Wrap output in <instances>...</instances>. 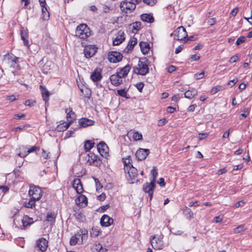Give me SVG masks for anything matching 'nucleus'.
<instances>
[{
  "label": "nucleus",
  "mask_w": 252,
  "mask_h": 252,
  "mask_svg": "<svg viewBox=\"0 0 252 252\" xmlns=\"http://www.w3.org/2000/svg\"><path fill=\"white\" fill-rule=\"evenodd\" d=\"M126 76V66L122 68L117 70L116 74H113L110 77V80L111 83L115 86L120 85Z\"/></svg>",
  "instance_id": "f257e3e1"
},
{
  "label": "nucleus",
  "mask_w": 252,
  "mask_h": 252,
  "mask_svg": "<svg viewBox=\"0 0 252 252\" xmlns=\"http://www.w3.org/2000/svg\"><path fill=\"white\" fill-rule=\"evenodd\" d=\"M149 63L146 59H142L139 61L137 65L133 68V71L141 75H145L149 71Z\"/></svg>",
  "instance_id": "f03ea898"
},
{
  "label": "nucleus",
  "mask_w": 252,
  "mask_h": 252,
  "mask_svg": "<svg viewBox=\"0 0 252 252\" xmlns=\"http://www.w3.org/2000/svg\"><path fill=\"white\" fill-rule=\"evenodd\" d=\"M91 34L90 29L87 25L82 24L78 26L75 31V35L81 39H85Z\"/></svg>",
  "instance_id": "7ed1b4c3"
},
{
  "label": "nucleus",
  "mask_w": 252,
  "mask_h": 252,
  "mask_svg": "<svg viewBox=\"0 0 252 252\" xmlns=\"http://www.w3.org/2000/svg\"><path fill=\"white\" fill-rule=\"evenodd\" d=\"M127 170L129 177L127 179L130 184H134L138 181V172L136 168L134 167L130 163H127Z\"/></svg>",
  "instance_id": "20e7f679"
},
{
  "label": "nucleus",
  "mask_w": 252,
  "mask_h": 252,
  "mask_svg": "<svg viewBox=\"0 0 252 252\" xmlns=\"http://www.w3.org/2000/svg\"><path fill=\"white\" fill-rule=\"evenodd\" d=\"M42 191L39 187L34 185L30 186L29 194L32 199L35 201L39 200L42 195Z\"/></svg>",
  "instance_id": "39448f33"
},
{
  "label": "nucleus",
  "mask_w": 252,
  "mask_h": 252,
  "mask_svg": "<svg viewBox=\"0 0 252 252\" xmlns=\"http://www.w3.org/2000/svg\"><path fill=\"white\" fill-rule=\"evenodd\" d=\"M81 160L83 163L92 165L97 162V157L93 153H85L81 155Z\"/></svg>",
  "instance_id": "423d86ee"
},
{
  "label": "nucleus",
  "mask_w": 252,
  "mask_h": 252,
  "mask_svg": "<svg viewBox=\"0 0 252 252\" xmlns=\"http://www.w3.org/2000/svg\"><path fill=\"white\" fill-rule=\"evenodd\" d=\"M163 236L156 235L153 237L151 243L153 248L155 250H161L163 247L162 241Z\"/></svg>",
  "instance_id": "0eeeda50"
},
{
  "label": "nucleus",
  "mask_w": 252,
  "mask_h": 252,
  "mask_svg": "<svg viewBox=\"0 0 252 252\" xmlns=\"http://www.w3.org/2000/svg\"><path fill=\"white\" fill-rule=\"evenodd\" d=\"M174 38L177 40H184L188 37L186 29L183 26L178 27L173 32ZM173 33L171 34L172 35Z\"/></svg>",
  "instance_id": "6e6552de"
},
{
  "label": "nucleus",
  "mask_w": 252,
  "mask_h": 252,
  "mask_svg": "<svg viewBox=\"0 0 252 252\" xmlns=\"http://www.w3.org/2000/svg\"><path fill=\"white\" fill-rule=\"evenodd\" d=\"M87 230H83L80 229L79 232L77 234H75L74 236H72L70 239V245L71 246H74L77 244L79 241L80 237L81 236V241H83V237L87 234Z\"/></svg>",
  "instance_id": "1a4fd4ad"
},
{
  "label": "nucleus",
  "mask_w": 252,
  "mask_h": 252,
  "mask_svg": "<svg viewBox=\"0 0 252 252\" xmlns=\"http://www.w3.org/2000/svg\"><path fill=\"white\" fill-rule=\"evenodd\" d=\"M18 58L12 54H6L4 56V61L6 63L10 64L11 67L17 68L19 66L18 63Z\"/></svg>",
  "instance_id": "9d476101"
},
{
  "label": "nucleus",
  "mask_w": 252,
  "mask_h": 252,
  "mask_svg": "<svg viewBox=\"0 0 252 252\" xmlns=\"http://www.w3.org/2000/svg\"><path fill=\"white\" fill-rule=\"evenodd\" d=\"M122 58V54L117 51H112L108 54V60L111 63H116L119 62Z\"/></svg>",
  "instance_id": "9b49d317"
},
{
  "label": "nucleus",
  "mask_w": 252,
  "mask_h": 252,
  "mask_svg": "<svg viewBox=\"0 0 252 252\" xmlns=\"http://www.w3.org/2000/svg\"><path fill=\"white\" fill-rule=\"evenodd\" d=\"M155 187V183L151 181L150 183L147 182L145 183L143 186V189L145 192L148 193L150 200L153 198Z\"/></svg>",
  "instance_id": "f8f14e48"
},
{
  "label": "nucleus",
  "mask_w": 252,
  "mask_h": 252,
  "mask_svg": "<svg viewBox=\"0 0 252 252\" xmlns=\"http://www.w3.org/2000/svg\"><path fill=\"white\" fill-rule=\"evenodd\" d=\"M48 246V242L44 238H40L37 240L35 247L42 252H45Z\"/></svg>",
  "instance_id": "ddd939ff"
},
{
  "label": "nucleus",
  "mask_w": 252,
  "mask_h": 252,
  "mask_svg": "<svg viewBox=\"0 0 252 252\" xmlns=\"http://www.w3.org/2000/svg\"><path fill=\"white\" fill-rule=\"evenodd\" d=\"M97 149L102 157L107 158L108 155V147L104 142H100L97 145Z\"/></svg>",
  "instance_id": "4468645a"
},
{
  "label": "nucleus",
  "mask_w": 252,
  "mask_h": 252,
  "mask_svg": "<svg viewBox=\"0 0 252 252\" xmlns=\"http://www.w3.org/2000/svg\"><path fill=\"white\" fill-rule=\"evenodd\" d=\"M97 48L94 45H88L85 47L84 53L87 58L93 56L96 52Z\"/></svg>",
  "instance_id": "2eb2a0df"
},
{
  "label": "nucleus",
  "mask_w": 252,
  "mask_h": 252,
  "mask_svg": "<svg viewBox=\"0 0 252 252\" xmlns=\"http://www.w3.org/2000/svg\"><path fill=\"white\" fill-rule=\"evenodd\" d=\"M149 153V150L140 148L136 151L135 156L138 160H142L145 159Z\"/></svg>",
  "instance_id": "dca6fc26"
},
{
  "label": "nucleus",
  "mask_w": 252,
  "mask_h": 252,
  "mask_svg": "<svg viewBox=\"0 0 252 252\" xmlns=\"http://www.w3.org/2000/svg\"><path fill=\"white\" fill-rule=\"evenodd\" d=\"M72 187L78 194H81L84 191L81 180L78 178L74 180L72 183Z\"/></svg>",
  "instance_id": "f3484780"
},
{
  "label": "nucleus",
  "mask_w": 252,
  "mask_h": 252,
  "mask_svg": "<svg viewBox=\"0 0 252 252\" xmlns=\"http://www.w3.org/2000/svg\"><path fill=\"white\" fill-rule=\"evenodd\" d=\"M102 226L107 227L112 224L113 222V219L107 215H103L100 221Z\"/></svg>",
  "instance_id": "a211bd4d"
},
{
  "label": "nucleus",
  "mask_w": 252,
  "mask_h": 252,
  "mask_svg": "<svg viewBox=\"0 0 252 252\" xmlns=\"http://www.w3.org/2000/svg\"><path fill=\"white\" fill-rule=\"evenodd\" d=\"M78 123L80 126L86 127L94 125V122L91 119L83 118L79 120Z\"/></svg>",
  "instance_id": "6ab92c4d"
},
{
  "label": "nucleus",
  "mask_w": 252,
  "mask_h": 252,
  "mask_svg": "<svg viewBox=\"0 0 252 252\" xmlns=\"http://www.w3.org/2000/svg\"><path fill=\"white\" fill-rule=\"evenodd\" d=\"M102 77L101 70L100 68H96L94 69L91 75V78L94 82L100 81Z\"/></svg>",
  "instance_id": "aec40b11"
},
{
  "label": "nucleus",
  "mask_w": 252,
  "mask_h": 252,
  "mask_svg": "<svg viewBox=\"0 0 252 252\" xmlns=\"http://www.w3.org/2000/svg\"><path fill=\"white\" fill-rule=\"evenodd\" d=\"M141 29V22H135L131 24H129L128 27L129 32L132 33H136Z\"/></svg>",
  "instance_id": "412c9836"
},
{
  "label": "nucleus",
  "mask_w": 252,
  "mask_h": 252,
  "mask_svg": "<svg viewBox=\"0 0 252 252\" xmlns=\"http://www.w3.org/2000/svg\"><path fill=\"white\" fill-rule=\"evenodd\" d=\"M21 32V39L24 42V44L25 45L28 46H29V34L28 32V30L25 29L24 28H21L20 30Z\"/></svg>",
  "instance_id": "4be33fe9"
},
{
  "label": "nucleus",
  "mask_w": 252,
  "mask_h": 252,
  "mask_svg": "<svg viewBox=\"0 0 252 252\" xmlns=\"http://www.w3.org/2000/svg\"><path fill=\"white\" fill-rule=\"evenodd\" d=\"M65 112L66 113V119L67 122H69L70 123L73 122L75 119L76 114L72 111V109L71 108H66Z\"/></svg>",
  "instance_id": "5701e85b"
},
{
  "label": "nucleus",
  "mask_w": 252,
  "mask_h": 252,
  "mask_svg": "<svg viewBox=\"0 0 252 252\" xmlns=\"http://www.w3.org/2000/svg\"><path fill=\"white\" fill-rule=\"evenodd\" d=\"M125 40L124 33L119 32L118 35L114 39L113 41V44L114 46L118 45L121 44Z\"/></svg>",
  "instance_id": "b1692460"
},
{
  "label": "nucleus",
  "mask_w": 252,
  "mask_h": 252,
  "mask_svg": "<svg viewBox=\"0 0 252 252\" xmlns=\"http://www.w3.org/2000/svg\"><path fill=\"white\" fill-rule=\"evenodd\" d=\"M197 93L198 92L196 89L192 88L190 90L187 91L185 93L184 95L186 98L191 99L196 96Z\"/></svg>",
  "instance_id": "393cba45"
},
{
  "label": "nucleus",
  "mask_w": 252,
  "mask_h": 252,
  "mask_svg": "<svg viewBox=\"0 0 252 252\" xmlns=\"http://www.w3.org/2000/svg\"><path fill=\"white\" fill-rule=\"evenodd\" d=\"M40 89L41 92L42 98L44 101H45V103H47V102L49 100V97L50 96V94L49 91L42 86H40Z\"/></svg>",
  "instance_id": "a878e982"
},
{
  "label": "nucleus",
  "mask_w": 252,
  "mask_h": 252,
  "mask_svg": "<svg viewBox=\"0 0 252 252\" xmlns=\"http://www.w3.org/2000/svg\"><path fill=\"white\" fill-rule=\"evenodd\" d=\"M22 222L23 226L25 228L33 223V221L32 218H30L29 216L25 215L23 217Z\"/></svg>",
  "instance_id": "bb28decb"
},
{
  "label": "nucleus",
  "mask_w": 252,
  "mask_h": 252,
  "mask_svg": "<svg viewBox=\"0 0 252 252\" xmlns=\"http://www.w3.org/2000/svg\"><path fill=\"white\" fill-rule=\"evenodd\" d=\"M139 46L141 48V52L143 54H147L150 50V45L146 42H140Z\"/></svg>",
  "instance_id": "cd10ccee"
},
{
  "label": "nucleus",
  "mask_w": 252,
  "mask_h": 252,
  "mask_svg": "<svg viewBox=\"0 0 252 252\" xmlns=\"http://www.w3.org/2000/svg\"><path fill=\"white\" fill-rule=\"evenodd\" d=\"M39 148L35 146H33L31 148L28 147V150L27 151L26 154H23V152H19L18 154V156L21 158H24L26 156H27L28 154H30L31 153L35 152L36 150H38Z\"/></svg>",
  "instance_id": "c85d7f7f"
},
{
  "label": "nucleus",
  "mask_w": 252,
  "mask_h": 252,
  "mask_svg": "<svg viewBox=\"0 0 252 252\" xmlns=\"http://www.w3.org/2000/svg\"><path fill=\"white\" fill-rule=\"evenodd\" d=\"M141 19L144 22L152 23L154 21L153 16L149 14H143L141 15Z\"/></svg>",
  "instance_id": "c756f323"
},
{
  "label": "nucleus",
  "mask_w": 252,
  "mask_h": 252,
  "mask_svg": "<svg viewBox=\"0 0 252 252\" xmlns=\"http://www.w3.org/2000/svg\"><path fill=\"white\" fill-rule=\"evenodd\" d=\"M141 0H129L127 2V10L131 11L134 10L136 7V4L140 2Z\"/></svg>",
  "instance_id": "7c9ffc66"
},
{
  "label": "nucleus",
  "mask_w": 252,
  "mask_h": 252,
  "mask_svg": "<svg viewBox=\"0 0 252 252\" xmlns=\"http://www.w3.org/2000/svg\"><path fill=\"white\" fill-rule=\"evenodd\" d=\"M76 202L77 203H78L80 205L86 206L88 203L87 198L84 195H81L76 199Z\"/></svg>",
  "instance_id": "2f4dec72"
},
{
  "label": "nucleus",
  "mask_w": 252,
  "mask_h": 252,
  "mask_svg": "<svg viewBox=\"0 0 252 252\" xmlns=\"http://www.w3.org/2000/svg\"><path fill=\"white\" fill-rule=\"evenodd\" d=\"M137 43V39L134 37H131L130 40L128 41V43L127 45V48L128 49V51H131L133 50L134 46L136 45Z\"/></svg>",
  "instance_id": "473e14b6"
},
{
  "label": "nucleus",
  "mask_w": 252,
  "mask_h": 252,
  "mask_svg": "<svg viewBox=\"0 0 252 252\" xmlns=\"http://www.w3.org/2000/svg\"><path fill=\"white\" fill-rule=\"evenodd\" d=\"M56 214L55 213H48L46 215V220L50 222L51 224L55 221Z\"/></svg>",
  "instance_id": "72a5a7b5"
},
{
  "label": "nucleus",
  "mask_w": 252,
  "mask_h": 252,
  "mask_svg": "<svg viewBox=\"0 0 252 252\" xmlns=\"http://www.w3.org/2000/svg\"><path fill=\"white\" fill-rule=\"evenodd\" d=\"M35 200L30 198V200L24 202L23 205L26 208H33L35 206Z\"/></svg>",
  "instance_id": "f704fd0d"
},
{
  "label": "nucleus",
  "mask_w": 252,
  "mask_h": 252,
  "mask_svg": "<svg viewBox=\"0 0 252 252\" xmlns=\"http://www.w3.org/2000/svg\"><path fill=\"white\" fill-rule=\"evenodd\" d=\"M128 134H129L130 135L132 134V137L135 141L140 140L142 138V135L138 132H133L130 131L127 133V135Z\"/></svg>",
  "instance_id": "c9c22d12"
},
{
  "label": "nucleus",
  "mask_w": 252,
  "mask_h": 252,
  "mask_svg": "<svg viewBox=\"0 0 252 252\" xmlns=\"http://www.w3.org/2000/svg\"><path fill=\"white\" fill-rule=\"evenodd\" d=\"M94 142L91 140H87L84 144V149L86 152L89 151L94 145Z\"/></svg>",
  "instance_id": "e433bc0d"
},
{
  "label": "nucleus",
  "mask_w": 252,
  "mask_h": 252,
  "mask_svg": "<svg viewBox=\"0 0 252 252\" xmlns=\"http://www.w3.org/2000/svg\"><path fill=\"white\" fill-rule=\"evenodd\" d=\"M184 212L185 213V215L187 216V218L188 219H191L193 217V213L189 208L185 207Z\"/></svg>",
  "instance_id": "4c0bfd02"
},
{
  "label": "nucleus",
  "mask_w": 252,
  "mask_h": 252,
  "mask_svg": "<svg viewBox=\"0 0 252 252\" xmlns=\"http://www.w3.org/2000/svg\"><path fill=\"white\" fill-rule=\"evenodd\" d=\"M94 252H106L107 250L103 248L101 245L98 244L94 247Z\"/></svg>",
  "instance_id": "58836bf2"
},
{
  "label": "nucleus",
  "mask_w": 252,
  "mask_h": 252,
  "mask_svg": "<svg viewBox=\"0 0 252 252\" xmlns=\"http://www.w3.org/2000/svg\"><path fill=\"white\" fill-rule=\"evenodd\" d=\"M151 174L153 176V180L151 181V182H153L154 183H156V179L158 175V173L157 171V169L156 166H154L153 167V169H152L151 171Z\"/></svg>",
  "instance_id": "ea45409f"
},
{
  "label": "nucleus",
  "mask_w": 252,
  "mask_h": 252,
  "mask_svg": "<svg viewBox=\"0 0 252 252\" xmlns=\"http://www.w3.org/2000/svg\"><path fill=\"white\" fill-rule=\"evenodd\" d=\"M42 12L43 14V19L44 20H47L49 18V13L47 10V7H42Z\"/></svg>",
  "instance_id": "a19ab883"
},
{
  "label": "nucleus",
  "mask_w": 252,
  "mask_h": 252,
  "mask_svg": "<svg viewBox=\"0 0 252 252\" xmlns=\"http://www.w3.org/2000/svg\"><path fill=\"white\" fill-rule=\"evenodd\" d=\"M50 158V153L46 152V151H45L44 150L42 149V152L41 157V160H45V161H44L45 162V160H46L48 158Z\"/></svg>",
  "instance_id": "79ce46f5"
},
{
  "label": "nucleus",
  "mask_w": 252,
  "mask_h": 252,
  "mask_svg": "<svg viewBox=\"0 0 252 252\" xmlns=\"http://www.w3.org/2000/svg\"><path fill=\"white\" fill-rule=\"evenodd\" d=\"M245 230L244 225H240L234 229V233H239Z\"/></svg>",
  "instance_id": "37998d69"
},
{
  "label": "nucleus",
  "mask_w": 252,
  "mask_h": 252,
  "mask_svg": "<svg viewBox=\"0 0 252 252\" xmlns=\"http://www.w3.org/2000/svg\"><path fill=\"white\" fill-rule=\"evenodd\" d=\"M222 87L220 85L215 86L211 89V90L210 91V93L212 94H216L217 92L220 91L222 89Z\"/></svg>",
  "instance_id": "c03bdc74"
},
{
  "label": "nucleus",
  "mask_w": 252,
  "mask_h": 252,
  "mask_svg": "<svg viewBox=\"0 0 252 252\" xmlns=\"http://www.w3.org/2000/svg\"><path fill=\"white\" fill-rule=\"evenodd\" d=\"M245 40H246V37L244 36H241L237 39V40L236 42V44L237 45H239L242 44L243 43H244L245 41Z\"/></svg>",
  "instance_id": "a18cd8bd"
},
{
  "label": "nucleus",
  "mask_w": 252,
  "mask_h": 252,
  "mask_svg": "<svg viewBox=\"0 0 252 252\" xmlns=\"http://www.w3.org/2000/svg\"><path fill=\"white\" fill-rule=\"evenodd\" d=\"M36 101L34 100L29 99L26 100L24 104L26 106H32L35 105Z\"/></svg>",
  "instance_id": "49530a36"
},
{
  "label": "nucleus",
  "mask_w": 252,
  "mask_h": 252,
  "mask_svg": "<svg viewBox=\"0 0 252 252\" xmlns=\"http://www.w3.org/2000/svg\"><path fill=\"white\" fill-rule=\"evenodd\" d=\"M143 1L149 6H153L156 3L157 0H143Z\"/></svg>",
  "instance_id": "de8ad7c7"
},
{
  "label": "nucleus",
  "mask_w": 252,
  "mask_h": 252,
  "mask_svg": "<svg viewBox=\"0 0 252 252\" xmlns=\"http://www.w3.org/2000/svg\"><path fill=\"white\" fill-rule=\"evenodd\" d=\"M238 12V8L237 7H236L230 12V15H229V18L230 19L232 18H234V17L237 14Z\"/></svg>",
  "instance_id": "09e8293b"
},
{
  "label": "nucleus",
  "mask_w": 252,
  "mask_h": 252,
  "mask_svg": "<svg viewBox=\"0 0 252 252\" xmlns=\"http://www.w3.org/2000/svg\"><path fill=\"white\" fill-rule=\"evenodd\" d=\"M249 111L248 109L247 108H245L244 110V112L240 115V119L242 120V119L245 118L249 115Z\"/></svg>",
  "instance_id": "8fccbe9b"
},
{
  "label": "nucleus",
  "mask_w": 252,
  "mask_h": 252,
  "mask_svg": "<svg viewBox=\"0 0 252 252\" xmlns=\"http://www.w3.org/2000/svg\"><path fill=\"white\" fill-rule=\"evenodd\" d=\"M209 136L208 133H200L198 134L197 136L198 139L199 140H202Z\"/></svg>",
  "instance_id": "3c124183"
},
{
  "label": "nucleus",
  "mask_w": 252,
  "mask_h": 252,
  "mask_svg": "<svg viewBox=\"0 0 252 252\" xmlns=\"http://www.w3.org/2000/svg\"><path fill=\"white\" fill-rule=\"evenodd\" d=\"M144 84L143 82H139L135 85V86L136 87L137 90L140 92H141L142 91V89L144 87Z\"/></svg>",
  "instance_id": "603ef678"
},
{
  "label": "nucleus",
  "mask_w": 252,
  "mask_h": 252,
  "mask_svg": "<svg viewBox=\"0 0 252 252\" xmlns=\"http://www.w3.org/2000/svg\"><path fill=\"white\" fill-rule=\"evenodd\" d=\"M120 8L121 10L124 12H126V0H123L122 2H121L120 5Z\"/></svg>",
  "instance_id": "864d4df0"
},
{
  "label": "nucleus",
  "mask_w": 252,
  "mask_h": 252,
  "mask_svg": "<svg viewBox=\"0 0 252 252\" xmlns=\"http://www.w3.org/2000/svg\"><path fill=\"white\" fill-rule=\"evenodd\" d=\"M204 71H202L201 72H200V73H197L194 74V78L198 80V79L203 78L204 77Z\"/></svg>",
  "instance_id": "5fc2aeb1"
},
{
  "label": "nucleus",
  "mask_w": 252,
  "mask_h": 252,
  "mask_svg": "<svg viewBox=\"0 0 252 252\" xmlns=\"http://www.w3.org/2000/svg\"><path fill=\"white\" fill-rule=\"evenodd\" d=\"M223 218V216L221 215L216 216L214 218V221L216 223L220 222L222 220Z\"/></svg>",
  "instance_id": "6e6d98bb"
},
{
  "label": "nucleus",
  "mask_w": 252,
  "mask_h": 252,
  "mask_svg": "<svg viewBox=\"0 0 252 252\" xmlns=\"http://www.w3.org/2000/svg\"><path fill=\"white\" fill-rule=\"evenodd\" d=\"M245 202L243 200L240 201L237 203H236L233 207L235 208H238L239 207H242L245 204Z\"/></svg>",
  "instance_id": "4d7b16f0"
},
{
  "label": "nucleus",
  "mask_w": 252,
  "mask_h": 252,
  "mask_svg": "<svg viewBox=\"0 0 252 252\" xmlns=\"http://www.w3.org/2000/svg\"><path fill=\"white\" fill-rule=\"evenodd\" d=\"M94 179L96 185V190L101 189L102 188V186L101 185V184L99 182V180L96 178H94Z\"/></svg>",
  "instance_id": "13d9d810"
},
{
  "label": "nucleus",
  "mask_w": 252,
  "mask_h": 252,
  "mask_svg": "<svg viewBox=\"0 0 252 252\" xmlns=\"http://www.w3.org/2000/svg\"><path fill=\"white\" fill-rule=\"evenodd\" d=\"M117 93L119 95L126 97V91H125V89L118 90Z\"/></svg>",
  "instance_id": "bf43d9fd"
},
{
  "label": "nucleus",
  "mask_w": 252,
  "mask_h": 252,
  "mask_svg": "<svg viewBox=\"0 0 252 252\" xmlns=\"http://www.w3.org/2000/svg\"><path fill=\"white\" fill-rule=\"evenodd\" d=\"M238 78L237 77H235L233 80L229 81L228 83V85L231 86V87L233 86L238 82Z\"/></svg>",
  "instance_id": "052dcab7"
},
{
  "label": "nucleus",
  "mask_w": 252,
  "mask_h": 252,
  "mask_svg": "<svg viewBox=\"0 0 252 252\" xmlns=\"http://www.w3.org/2000/svg\"><path fill=\"white\" fill-rule=\"evenodd\" d=\"M200 58L199 54H196L190 56V59L192 61H197Z\"/></svg>",
  "instance_id": "680f3d73"
},
{
  "label": "nucleus",
  "mask_w": 252,
  "mask_h": 252,
  "mask_svg": "<svg viewBox=\"0 0 252 252\" xmlns=\"http://www.w3.org/2000/svg\"><path fill=\"white\" fill-rule=\"evenodd\" d=\"M238 60V57L237 56L235 55V56H233L231 57L230 58L229 62L230 63H233L236 62Z\"/></svg>",
  "instance_id": "e2e57ef3"
},
{
  "label": "nucleus",
  "mask_w": 252,
  "mask_h": 252,
  "mask_svg": "<svg viewBox=\"0 0 252 252\" xmlns=\"http://www.w3.org/2000/svg\"><path fill=\"white\" fill-rule=\"evenodd\" d=\"M216 19L213 18L209 19L208 20L207 23L208 25H209L210 26H213L216 23Z\"/></svg>",
  "instance_id": "0e129e2a"
},
{
  "label": "nucleus",
  "mask_w": 252,
  "mask_h": 252,
  "mask_svg": "<svg viewBox=\"0 0 252 252\" xmlns=\"http://www.w3.org/2000/svg\"><path fill=\"white\" fill-rule=\"evenodd\" d=\"M17 98L14 95H12L10 96H7L6 99L9 100L10 102H13L16 100Z\"/></svg>",
  "instance_id": "69168bd1"
},
{
  "label": "nucleus",
  "mask_w": 252,
  "mask_h": 252,
  "mask_svg": "<svg viewBox=\"0 0 252 252\" xmlns=\"http://www.w3.org/2000/svg\"><path fill=\"white\" fill-rule=\"evenodd\" d=\"M106 198V195L105 193H102L100 195L97 196V199L99 201H102Z\"/></svg>",
  "instance_id": "338daca9"
},
{
  "label": "nucleus",
  "mask_w": 252,
  "mask_h": 252,
  "mask_svg": "<svg viewBox=\"0 0 252 252\" xmlns=\"http://www.w3.org/2000/svg\"><path fill=\"white\" fill-rule=\"evenodd\" d=\"M183 47H184V45H181L179 46L177 48H176L175 49V54H179V53H180L181 52V51L182 50V49H183Z\"/></svg>",
  "instance_id": "774afa93"
}]
</instances>
